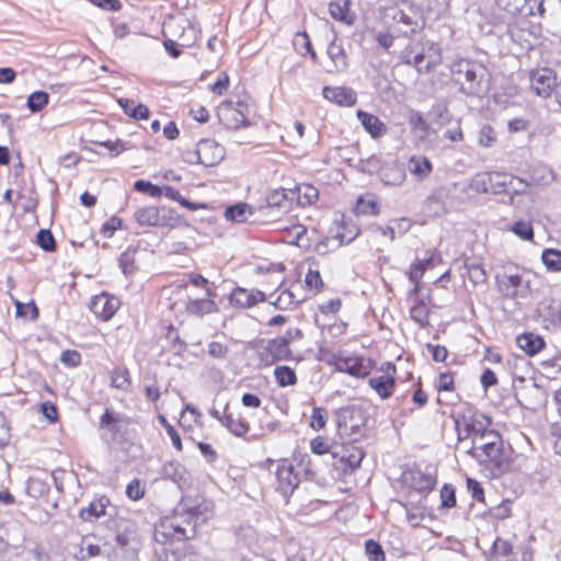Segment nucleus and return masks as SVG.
<instances>
[{
    "mask_svg": "<svg viewBox=\"0 0 561 561\" xmlns=\"http://www.w3.org/2000/svg\"><path fill=\"white\" fill-rule=\"evenodd\" d=\"M450 71L465 94L480 96L488 92L490 73L482 62L460 58L453 62Z\"/></svg>",
    "mask_w": 561,
    "mask_h": 561,
    "instance_id": "nucleus-1",
    "label": "nucleus"
},
{
    "mask_svg": "<svg viewBox=\"0 0 561 561\" xmlns=\"http://www.w3.org/2000/svg\"><path fill=\"white\" fill-rule=\"evenodd\" d=\"M495 280L497 290L507 299H526L531 294L530 274L517 265H503L496 272Z\"/></svg>",
    "mask_w": 561,
    "mask_h": 561,
    "instance_id": "nucleus-2",
    "label": "nucleus"
},
{
    "mask_svg": "<svg viewBox=\"0 0 561 561\" xmlns=\"http://www.w3.org/2000/svg\"><path fill=\"white\" fill-rule=\"evenodd\" d=\"M381 19L389 30L404 36L413 34L424 26L422 13L409 3L385 8Z\"/></svg>",
    "mask_w": 561,
    "mask_h": 561,
    "instance_id": "nucleus-3",
    "label": "nucleus"
},
{
    "mask_svg": "<svg viewBox=\"0 0 561 561\" xmlns=\"http://www.w3.org/2000/svg\"><path fill=\"white\" fill-rule=\"evenodd\" d=\"M527 184L519 178L507 173L480 172L469 183V187L479 194H502L510 187L516 193L524 192Z\"/></svg>",
    "mask_w": 561,
    "mask_h": 561,
    "instance_id": "nucleus-4",
    "label": "nucleus"
},
{
    "mask_svg": "<svg viewBox=\"0 0 561 561\" xmlns=\"http://www.w3.org/2000/svg\"><path fill=\"white\" fill-rule=\"evenodd\" d=\"M491 425V419L479 411H468L458 414L455 420V426L459 442H463L468 438L471 439L478 435L486 434V431H494Z\"/></svg>",
    "mask_w": 561,
    "mask_h": 561,
    "instance_id": "nucleus-5",
    "label": "nucleus"
},
{
    "mask_svg": "<svg viewBox=\"0 0 561 561\" xmlns=\"http://www.w3.org/2000/svg\"><path fill=\"white\" fill-rule=\"evenodd\" d=\"M250 104L248 98L236 101L227 100L220 103L217 115L222 125L229 129H239L249 126Z\"/></svg>",
    "mask_w": 561,
    "mask_h": 561,
    "instance_id": "nucleus-6",
    "label": "nucleus"
},
{
    "mask_svg": "<svg viewBox=\"0 0 561 561\" xmlns=\"http://www.w3.org/2000/svg\"><path fill=\"white\" fill-rule=\"evenodd\" d=\"M488 438L493 439V442L486 450L478 453L477 460L491 471L493 478H497L508 469L510 462L501 435L490 434Z\"/></svg>",
    "mask_w": 561,
    "mask_h": 561,
    "instance_id": "nucleus-7",
    "label": "nucleus"
},
{
    "mask_svg": "<svg viewBox=\"0 0 561 561\" xmlns=\"http://www.w3.org/2000/svg\"><path fill=\"white\" fill-rule=\"evenodd\" d=\"M195 536L194 524L187 522L185 515L178 512V507L171 517H165L161 520L156 529V537L158 540H182Z\"/></svg>",
    "mask_w": 561,
    "mask_h": 561,
    "instance_id": "nucleus-8",
    "label": "nucleus"
},
{
    "mask_svg": "<svg viewBox=\"0 0 561 561\" xmlns=\"http://www.w3.org/2000/svg\"><path fill=\"white\" fill-rule=\"evenodd\" d=\"M225 148L213 139H202L196 144L193 151L184 153L185 161L188 163H201L205 167L218 164L225 158Z\"/></svg>",
    "mask_w": 561,
    "mask_h": 561,
    "instance_id": "nucleus-9",
    "label": "nucleus"
},
{
    "mask_svg": "<svg viewBox=\"0 0 561 561\" xmlns=\"http://www.w3.org/2000/svg\"><path fill=\"white\" fill-rule=\"evenodd\" d=\"M178 512L183 513L187 522L194 524L195 531L197 526L205 524L214 515L213 503L205 500H184L178 505Z\"/></svg>",
    "mask_w": 561,
    "mask_h": 561,
    "instance_id": "nucleus-10",
    "label": "nucleus"
},
{
    "mask_svg": "<svg viewBox=\"0 0 561 561\" xmlns=\"http://www.w3.org/2000/svg\"><path fill=\"white\" fill-rule=\"evenodd\" d=\"M337 427L340 432L346 435H356L366 424V416L362 408L348 405L341 408L337 413Z\"/></svg>",
    "mask_w": 561,
    "mask_h": 561,
    "instance_id": "nucleus-11",
    "label": "nucleus"
},
{
    "mask_svg": "<svg viewBox=\"0 0 561 561\" xmlns=\"http://www.w3.org/2000/svg\"><path fill=\"white\" fill-rule=\"evenodd\" d=\"M332 365L336 371L348 374L353 377L364 378L371 370V362L363 356H336Z\"/></svg>",
    "mask_w": 561,
    "mask_h": 561,
    "instance_id": "nucleus-12",
    "label": "nucleus"
},
{
    "mask_svg": "<svg viewBox=\"0 0 561 561\" xmlns=\"http://www.w3.org/2000/svg\"><path fill=\"white\" fill-rule=\"evenodd\" d=\"M496 7L507 14L529 16L545 12L542 0H495Z\"/></svg>",
    "mask_w": 561,
    "mask_h": 561,
    "instance_id": "nucleus-13",
    "label": "nucleus"
},
{
    "mask_svg": "<svg viewBox=\"0 0 561 561\" xmlns=\"http://www.w3.org/2000/svg\"><path fill=\"white\" fill-rule=\"evenodd\" d=\"M293 196H288L284 188L274 190L267 193L265 204L259 207L261 215L265 217H276L288 210Z\"/></svg>",
    "mask_w": 561,
    "mask_h": 561,
    "instance_id": "nucleus-14",
    "label": "nucleus"
},
{
    "mask_svg": "<svg viewBox=\"0 0 561 561\" xmlns=\"http://www.w3.org/2000/svg\"><path fill=\"white\" fill-rule=\"evenodd\" d=\"M443 262L440 252L433 250L424 260H416L411 264L409 271V279L414 284L412 293L417 294L420 290V282L427 270L434 268Z\"/></svg>",
    "mask_w": 561,
    "mask_h": 561,
    "instance_id": "nucleus-15",
    "label": "nucleus"
},
{
    "mask_svg": "<svg viewBox=\"0 0 561 561\" xmlns=\"http://www.w3.org/2000/svg\"><path fill=\"white\" fill-rule=\"evenodd\" d=\"M530 84L537 95L548 98L557 87V77L552 69L541 68L531 72Z\"/></svg>",
    "mask_w": 561,
    "mask_h": 561,
    "instance_id": "nucleus-16",
    "label": "nucleus"
},
{
    "mask_svg": "<svg viewBox=\"0 0 561 561\" xmlns=\"http://www.w3.org/2000/svg\"><path fill=\"white\" fill-rule=\"evenodd\" d=\"M290 332H287L286 336H278L267 342L263 353V359L266 362V364H273L275 362L285 360L290 357Z\"/></svg>",
    "mask_w": 561,
    "mask_h": 561,
    "instance_id": "nucleus-17",
    "label": "nucleus"
},
{
    "mask_svg": "<svg viewBox=\"0 0 561 561\" xmlns=\"http://www.w3.org/2000/svg\"><path fill=\"white\" fill-rule=\"evenodd\" d=\"M277 488L284 495H289L299 484V474L291 462L283 460L276 469Z\"/></svg>",
    "mask_w": 561,
    "mask_h": 561,
    "instance_id": "nucleus-18",
    "label": "nucleus"
},
{
    "mask_svg": "<svg viewBox=\"0 0 561 561\" xmlns=\"http://www.w3.org/2000/svg\"><path fill=\"white\" fill-rule=\"evenodd\" d=\"M135 220L145 227L165 226L169 222L165 208L156 206L140 207L134 213Z\"/></svg>",
    "mask_w": 561,
    "mask_h": 561,
    "instance_id": "nucleus-19",
    "label": "nucleus"
},
{
    "mask_svg": "<svg viewBox=\"0 0 561 561\" xmlns=\"http://www.w3.org/2000/svg\"><path fill=\"white\" fill-rule=\"evenodd\" d=\"M396 366L387 363V371L385 375L371 377L368 385L373 388L381 399H388L392 396L396 386Z\"/></svg>",
    "mask_w": 561,
    "mask_h": 561,
    "instance_id": "nucleus-20",
    "label": "nucleus"
},
{
    "mask_svg": "<svg viewBox=\"0 0 561 561\" xmlns=\"http://www.w3.org/2000/svg\"><path fill=\"white\" fill-rule=\"evenodd\" d=\"M119 307V300L107 294L95 296L90 304V310L102 320H110Z\"/></svg>",
    "mask_w": 561,
    "mask_h": 561,
    "instance_id": "nucleus-21",
    "label": "nucleus"
},
{
    "mask_svg": "<svg viewBox=\"0 0 561 561\" xmlns=\"http://www.w3.org/2000/svg\"><path fill=\"white\" fill-rule=\"evenodd\" d=\"M323 98L340 106H353L356 103V93L346 87H324Z\"/></svg>",
    "mask_w": 561,
    "mask_h": 561,
    "instance_id": "nucleus-22",
    "label": "nucleus"
},
{
    "mask_svg": "<svg viewBox=\"0 0 561 561\" xmlns=\"http://www.w3.org/2000/svg\"><path fill=\"white\" fill-rule=\"evenodd\" d=\"M265 300V294L260 290H249L237 287L230 295L231 305L240 308H251L260 301Z\"/></svg>",
    "mask_w": 561,
    "mask_h": 561,
    "instance_id": "nucleus-23",
    "label": "nucleus"
},
{
    "mask_svg": "<svg viewBox=\"0 0 561 561\" xmlns=\"http://www.w3.org/2000/svg\"><path fill=\"white\" fill-rule=\"evenodd\" d=\"M426 50V41L425 42H414L410 43L401 53L402 62L414 66L419 72H422V67L424 62V53Z\"/></svg>",
    "mask_w": 561,
    "mask_h": 561,
    "instance_id": "nucleus-24",
    "label": "nucleus"
},
{
    "mask_svg": "<svg viewBox=\"0 0 561 561\" xmlns=\"http://www.w3.org/2000/svg\"><path fill=\"white\" fill-rule=\"evenodd\" d=\"M351 0H335L330 2L329 12L330 15L347 25H352L355 20V14L351 10Z\"/></svg>",
    "mask_w": 561,
    "mask_h": 561,
    "instance_id": "nucleus-25",
    "label": "nucleus"
},
{
    "mask_svg": "<svg viewBox=\"0 0 561 561\" xmlns=\"http://www.w3.org/2000/svg\"><path fill=\"white\" fill-rule=\"evenodd\" d=\"M357 117L373 138H378L386 134L387 127L377 116L359 110L357 111Z\"/></svg>",
    "mask_w": 561,
    "mask_h": 561,
    "instance_id": "nucleus-26",
    "label": "nucleus"
},
{
    "mask_svg": "<svg viewBox=\"0 0 561 561\" xmlns=\"http://www.w3.org/2000/svg\"><path fill=\"white\" fill-rule=\"evenodd\" d=\"M335 455L340 456L341 461L345 462L351 469H355L359 467L365 454L360 447L350 444L342 446Z\"/></svg>",
    "mask_w": 561,
    "mask_h": 561,
    "instance_id": "nucleus-27",
    "label": "nucleus"
},
{
    "mask_svg": "<svg viewBox=\"0 0 561 561\" xmlns=\"http://www.w3.org/2000/svg\"><path fill=\"white\" fill-rule=\"evenodd\" d=\"M221 425L237 437H243L249 432V423L241 416L224 413Z\"/></svg>",
    "mask_w": 561,
    "mask_h": 561,
    "instance_id": "nucleus-28",
    "label": "nucleus"
},
{
    "mask_svg": "<svg viewBox=\"0 0 561 561\" xmlns=\"http://www.w3.org/2000/svg\"><path fill=\"white\" fill-rule=\"evenodd\" d=\"M516 343L528 355H535L545 346V341L534 333H524L516 339Z\"/></svg>",
    "mask_w": 561,
    "mask_h": 561,
    "instance_id": "nucleus-29",
    "label": "nucleus"
},
{
    "mask_svg": "<svg viewBox=\"0 0 561 561\" xmlns=\"http://www.w3.org/2000/svg\"><path fill=\"white\" fill-rule=\"evenodd\" d=\"M284 239L287 243L295 244L299 248H309V238L307 237V229L302 225H293L285 229Z\"/></svg>",
    "mask_w": 561,
    "mask_h": 561,
    "instance_id": "nucleus-30",
    "label": "nucleus"
},
{
    "mask_svg": "<svg viewBox=\"0 0 561 561\" xmlns=\"http://www.w3.org/2000/svg\"><path fill=\"white\" fill-rule=\"evenodd\" d=\"M443 60L442 50L437 44L431 41H426V50L424 53V62L422 67V72H430L438 65H440Z\"/></svg>",
    "mask_w": 561,
    "mask_h": 561,
    "instance_id": "nucleus-31",
    "label": "nucleus"
},
{
    "mask_svg": "<svg viewBox=\"0 0 561 561\" xmlns=\"http://www.w3.org/2000/svg\"><path fill=\"white\" fill-rule=\"evenodd\" d=\"M408 169L419 180H424L432 172V163L424 156H413L408 161Z\"/></svg>",
    "mask_w": 561,
    "mask_h": 561,
    "instance_id": "nucleus-32",
    "label": "nucleus"
},
{
    "mask_svg": "<svg viewBox=\"0 0 561 561\" xmlns=\"http://www.w3.org/2000/svg\"><path fill=\"white\" fill-rule=\"evenodd\" d=\"M108 504V500L106 497H101L94 500L90 503V505L80 511V517L83 520L92 522L98 519L104 515H106V506Z\"/></svg>",
    "mask_w": 561,
    "mask_h": 561,
    "instance_id": "nucleus-33",
    "label": "nucleus"
},
{
    "mask_svg": "<svg viewBox=\"0 0 561 561\" xmlns=\"http://www.w3.org/2000/svg\"><path fill=\"white\" fill-rule=\"evenodd\" d=\"M290 195L296 196L297 203L300 206H310L318 199V190L310 184H300L296 187V191H290Z\"/></svg>",
    "mask_w": 561,
    "mask_h": 561,
    "instance_id": "nucleus-34",
    "label": "nucleus"
},
{
    "mask_svg": "<svg viewBox=\"0 0 561 561\" xmlns=\"http://www.w3.org/2000/svg\"><path fill=\"white\" fill-rule=\"evenodd\" d=\"M328 55L332 61L333 70L341 72L347 68V56L341 44L333 41L328 46Z\"/></svg>",
    "mask_w": 561,
    "mask_h": 561,
    "instance_id": "nucleus-35",
    "label": "nucleus"
},
{
    "mask_svg": "<svg viewBox=\"0 0 561 561\" xmlns=\"http://www.w3.org/2000/svg\"><path fill=\"white\" fill-rule=\"evenodd\" d=\"M490 561H516L511 543L497 538L493 543V552Z\"/></svg>",
    "mask_w": 561,
    "mask_h": 561,
    "instance_id": "nucleus-36",
    "label": "nucleus"
},
{
    "mask_svg": "<svg viewBox=\"0 0 561 561\" xmlns=\"http://www.w3.org/2000/svg\"><path fill=\"white\" fill-rule=\"evenodd\" d=\"M253 215V208L244 203L230 206L225 211V217L229 221L244 222Z\"/></svg>",
    "mask_w": 561,
    "mask_h": 561,
    "instance_id": "nucleus-37",
    "label": "nucleus"
},
{
    "mask_svg": "<svg viewBox=\"0 0 561 561\" xmlns=\"http://www.w3.org/2000/svg\"><path fill=\"white\" fill-rule=\"evenodd\" d=\"M118 104L123 108L125 114L135 119H147L149 116L148 107L141 103L136 104L133 100L119 99Z\"/></svg>",
    "mask_w": 561,
    "mask_h": 561,
    "instance_id": "nucleus-38",
    "label": "nucleus"
},
{
    "mask_svg": "<svg viewBox=\"0 0 561 561\" xmlns=\"http://www.w3.org/2000/svg\"><path fill=\"white\" fill-rule=\"evenodd\" d=\"M216 302L211 299H193L186 304V310L191 314L204 316L216 311Z\"/></svg>",
    "mask_w": 561,
    "mask_h": 561,
    "instance_id": "nucleus-39",
    "label": "nucleus"
},
{
    "mask_svg": "<svg viewBox=\"0 0 561 561\" xmlns=\"http://www.w3.org/2000/svg\"><path fill=\"white\" fill-rule=\"evenodd\" d=\"M412 485L419 492H428L436 485V478L432 473L421 471L412 472Z\"/></svg>",
    "mask_w": 561,
    "mask_h": 561,
    "instance_id": "nucleus-40",
    "label": "nucleus"
},
{
    "mask_svg": "<svg viewBox=\"0 0 561 561\" xmlns=\"http://www.w3.org/2000/svg\"><path fill=\"white\" fill-rule=\"evenodd\" d=\"M465 268L467 276L473 285L485 284L488 279L486 272L482 264L476 262H466Z\"/></svg>",
    "mask_w": 561,
    "mask_h": 561,
    "instance_id": "nucleus-41",
    "label": "nucleus"
},
{
    "mask_svg": "<svg viewBox=\"0 0 561 561\" xmlns=\"http://www.w3.org/2000/svg\"><path fill=\"white\" fill-rule=\"evenodd\" d=\"M490 434H499V433L496 431H486V434H482V435L472 437L471 438L472 445L467 450V453L469 455H471L474 459H478V453L486 450L489 448V446L491 445V442H493V439L488 438Z\"/></svg>",
    "mask_w": 561,
    "mask_h": 561,
    "instance_id": "nucleus-42",
    "label": "nucleus"
},
{
    "mask_svg": "<svg viewBox=\"0 0 561 561\" xmlns=\"http://www.w3.org/2000/svg\"><path fill=\"white\" fill-rule=\"evenodd\" d=\"M274 376L280 387L294 386L297 382L296 373L288 366L276 367Z\"/></svg>",
    "mask_w": 561,
    "mask_h": 561,
    "instance_id": "nucleus-43",
    "label": "nucleus"
},
{
    "mask_svg": "<svg viewBox=\"0 0 561 561\" xmlns=\"http://www.w3.org/2000/svg\"><path fill=\"white\" fill-rule=\"evenodd\" d=\"M80 558H93L101 553V547L95 542V538L91 536H85L81 539L80 542Z\"/></svg>",
    "mask_w": 561,
    "mask_h": 561,
    "instance_id": "nucleus-44",
    "label": "nucleus"
},
{
    "mask_svg": "<svg viewBox=\"0 0 561 561\" xmlns=\"http://www.w3.org/2000/svg\"><path fill=\"white\" fill-rule=\"evenodd\" d=\"M49 102V94L44 91H35L27 98L26 105L32 113L42 111Z\"/></svg>",
    "mask_w": 561,
    "mask_h": 561,
    "instance_id": "nucleus-45",
    "label": "nucleus"
},
{
    "mask_svg": "<svg viewBox=\"0 0 561 561\" xmlns=\"http://www.w3.org/2000/svg\"><path fill=\"white\" fill-rule=\"evenodd\" d=\"M541 260L550 271H561V251L547 249L542 252Z\"/></svg>",
    "mask_w": 561,
    "mask_h": 561,
    "instance_id": "nucleus-46",
    "label": "nucleus"
},
{
    "mask_svg": "<svg viewBox=\"0 0 561 561\" xmlns=\"http://www.w3.org/2000/svg\"><path fill=\"white\" fill-rule=\"evenodd\" d=\"M111 386L119 390H128L130 386L129 373L127 369H115L111 377Z\"/></svg>",
    "mask_w": 561,
    "mask_h": 561,
    "instance_id": "nucleus-47",
    "label": "nucleus"
},
{
    "mask_svg": "<svg viewBox=\"0 0 561 561\" xmlns=\"http://www.w3.org/2000/svg\"><path fill=\"white\" fill-rule=\"evenodd\" d=\"M410 313L411 318L421 325L428 323V308L425 302L415 301L410 309Z\"/></svg>",
    "mask_w": 561,
    "mask_h": 561,
    "instance_id": "nucleus-48",
    "label": "nucleus"
},
{
    "mask_svg": "<svg viewBox=\"0 0 561 561\" xmlns=\"http://www.w3.org/2000/svg\"><path fill=\"white\" fill-rule=\"evenodd\" d=\"M294 45L298 48L300 54H304L302 49H305V53L310 54L312 60L317 59V54L312 48L307 33H297L294 39Z\"/></svg>",
    "mask_w": 561,
    "mask_h": 561,
    "instance_id": "nucleus-49",
    "label": "nucleus"
},
{
    "mask_svg": "<svg viewBox=\"0 0 561 561\" xmlns=\"http://www.w3.org/2000/svg\"><path fill=\"white\" fill-rule=\"evenodd\" d=\"M496 141V134L490 125H484L478 133V142L480 146L489 148Z\"/></svg>",
    "mask_w": 561,
    "mask_h": 561,
    "instance_id": "nucleus-50",
    "label": "nucleus"
},
{
    "mask_svg": "<svg viewBox=\"0 0 561 561\" xmlns=\"http://www.w3.org/2000/svg\"><path fill=\"white\" fill-rule=\"evenodd\" d=\"M533 180L537 184L547 185L550 184L554 180V173L551 169L541 165L534 170Z\"/></svg>",
    "mask_w": 561,
    "mask_h": 561,
    "instance_id": "nucleus-51",
    "label": "nucleus"
},
{
    "mask_svg": "<svg viewBox=\"0 0 561 561\" xmlns=\"http://www.w3.org/2000/svg\"><path fill=\"white\" fill-rule=\"evenodd\" d=\"M187 414L192 417V422L195 424L199 423L202 413L191 404H187L185 410L182 412L179 423L184 428H192V423L186 424Z\"/></svg>",
    "mask_w": 561,
    "mask_h": 561,
    "instance_id": "nucleus-52",
    "label": "nucleus"
},
{
    "mask_svg": "<svg viewBox=\"0 0 561 561\" xmlns=\"http://www.w3.org/2000/svg\"><path fill=\"white\" fill-rule=\"evenodd\" d=\"M365 550H366L368 558L371 561H383L385 560V552L378 542H376L374 540H367L365 543Z\"/></svg>",
    "mask_w": 561,
    "mask_h": 561,
    "instance_id": "nucleus-53",
    "label": "nucleus"
},
{
    "mask_svg": "<svg viewBox=\"0 0 561 561\" xmlns=\"http://www.w3.org/2000/svg\"><path fill=\"white\" fill-rule=\"evenodd\" d=\"M327 423V412L323 408H313L312 414L310 416V426L316 430L320 431L324 427Z\"/></svg>",
    "mask_w": 561,
    "mask_h": 561,
    "instance_id": "nucleus-54",
    "label": "nucleus"
},
{
    "mask_svg": "<svg viewBox=\"0 0 561 561\" xmlns=\"http://www.w3.org/2000/svg\"><path fill=\"white\" fill-rule=\"evenodd\" d=\"M37 243L45 251L55 250V239L49 230L42 229L37 233Z\"/></svg>",
    "mask_w": 561,
    "mask_h": 561,
    "instance_id": "nucleus-55",
    "label": "nucleus"
},
{
    "mask_svg": "<svg viewBox=\"0 0 561 561\" xmlns=\"http://www.w3.org/2000/svg\"><path fill=\"white\" fill-rule=\"evenodd\" d=\"M16 314L20 317H30L36 319L38 316L37 307L34 304H23L18 300L14 301Z\"/></svg>",
    "mask_w": 561,
    "mask_h": 561,
    "instance_id": "nucleus-56",
    "label": "nucleus"
},
{
    "mask_svg": "<svg viewBox=\"0 0 561 561\" xmlns=\"http://www.w3.org/2000/svg\"><path fill=\"white\" fill-rule=\"evenodd\" d=\"M512 231L524 240H530L534 236L531 225L526 221L515 222L512 227Z\"/></svg>",
    "mask_w": 561,
    "mask_h": 561,
    "instance_id": "nucleus-57",
    "label": "nucleus"
},
{
    "mask_svg": "<svg viewBox=\"0 0 561 561\" xmlns=\"http://www.w3.org/2000/svg\"><path fill=\"white\" fill-rule=\"evenodd\" d=\"M356 209L358 213L364 215H376L378 214V205L373 199H364L359 197L357 201Z\"/></svg>",
    "mask_w": 561,
    "mask_h": 561,
    "instance_id": "nucleus-58",
    "label": "nucleus"
},
{
    "mask_svg": "<svg viewBox=\"0 0 561 561\" xmlns=\"http://www.w3.org/2000/svg\"><path fill=\"white\" fill-rule=\"evenodd\" d=\"M442 506L451 508L456 505L455 489L450 485H444L440 490Z\"/></svg>",
    "mask_w": 561,
    "mask_h": 561,
    "instance_id": "nucleus-59",
    "label": "nucleus"
},
{
    "mask_svg": "<svg viewBox=\"0 0 561 561\" xmlns=\"http://www.w3.org/2000/svg\"><path fill=\"white\" fill-rule=\"evenodd\" d=\"M182 467L179 462L170 461L163 465L162 473L165 478L178 481L181 478Z\"/></svg>",
    "mask_w": 561,
    "mask_h": 561,
    "instance_id": "nucleus-60",
    "label": "nucleus"
},
{
    "mask_svg": "<svg viewBox=\"0 0 561 561\" xmlns=\"http://www.w3.org/2000/svg\"><path fill=\"white\" fill-rule=\"evenodd\" d=\"M425 210L432 215H439L444 210L443 202L436 195H431L424 204Z\"/></svg>",
    "mask_w": 561,
    "mask_h": 561,
    "instance_id": "nucleus-61",
    "label": "nucleus"
},
{
    "mask_svg": "<svg viewBox=\"0 0 561 561\" xmlns=\"http://www.w3.org/2000/svg\"><path fill=\"white\" fill-rule=\"evenodd\" d=\"M144 494H145V490L141 486L140 481L137 479H134L133 481H130L128 483V485L126 486V495L133 501H137V500L141 499L144 496Z\"/></svg>",
    "mask_w": 561,
    "mask_h": 561,
    "instance_id": "nucleus-62",
    "label": "nucleus"
},
{
    "mask_svg": "<svg viewBox=\"0 0 561 561\" xmlns=\"http://www.w3.org/2000/svg\"><path fill=\"white\" fill-rule=\"evenodd\" d=\"M60 360L69 367H76L81 362V355L76 350H67L61 353Z\"/></svg>",
    "mask_w": 561,
    "mask_h": 561,
    "instance_id": "nucleus-63",
    "label": "nucleus"
},
{
    "mask_svg": "<svg viewBox=\"0 0 561 561\" xmlns=\"http://www.w3.org/2000/svg\"><path fill=\"white\" fill-rule=\"evenodd\" d=\"M229 88V77L226 72H221L217 81L210 85V91L217 95H224Z\"/></svg>",
    "mask_w": 561,
    "mask_h": 561,
    "instance_id": "nucleus-64",
    "label": "nucleus"
}]
</instances>
